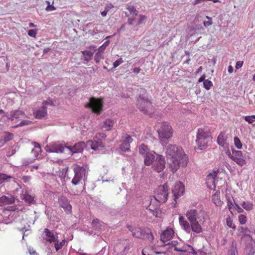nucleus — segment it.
Segmentation results:
<instances>
[{
  "label": "nucleus",
  "instance_id": "nucleus-1",
  "mask_svg": "<svg viewBox=\"0 0 255 255\" xmlns=\"http://www.w3.org/2000/svg\"><path fill=\"white\" fill-rule=\"evenodd\" d=\"M186 216L188 221L192 224V232L191 236L196 237L195 233L199 234L202 232L201 224L205 222L204 212L202 210L191 209L187 211Z\"/></svg>",
  "mask_w": 255,
  "mask_h": 255
},
{
  "label": "nucleus",
  "instance_id": "nucleus-2",
  "mask_svg": "<svg viewBox=\"0 0 255 255\" xmlns=\"http://www.w3.org/2000/svg\"><path fill=\"white\" fill-rule=\"evenodd\" d=\"M72 169L74 173V176L71 183L73 185H77L82 183V181H85L89 170L86 165L80 166L78 164H74L72 166Z\"/></svg>",
  "mask_w": 255,
  "mask_h": 255
},
{
  "label": "nucleus",
  "instance_id": "nucleus-3",
  "mask_svg": "<svg viewBox=\"0 0 255 255\" xmlns=\"http://www.w3.org/2000/svg\"><path fill=\"white\" fill-rule=\"evenodd\" d=\"M206 128H199L196 135V143L197 149L204 150L208 146L209 142L212 140V137Z\"/></svg>",
  "mask_w": 255,
  "mask_h": 255
},
{
  "label": "nucleus",
  "instance_id": "nucleus-4",
  "mask_svg": "<svg viewBox=\"0 0 255 255\" xmlns=\"http://www.w3.org/2000/svg\"><path fill=\"white\" fill-rule=\"evenodd\" d=\"M156 128L162 142H164L172 137L173 130L171 127L167 122L158 123L156 125Z\"/></svg>",
  "mask_w": 255,
  "mask_h": 255
},
{
  "label": "nucleus",
  "instance_id": "nucleus-5",
  "mask_svg": "<svg viewBox=\"0 0 255 255\" xmlns=\"http://www.w3.org/2000/svg\"><path fill=\"white\" fill-rule=\"evenodd\" d=\"M171 162L169 164V166L173 173H175L180 167H186L188 162L187 155L171 158Z\"/></svg>",
  "mask_w": 255,
  "mask_h": 255
},
{
  "label": "nucleus",
  "instance_id": "nucleus-6",
  "mask_svg": "<svg viewBox=\"0 0 255 255\" xmlns=\"http://www.w3.org/2000/svg\"><path fill=\"white\" fill-rule=\"evenodd\" d=\"M168 187L167 183L159 186L156 189V194L153 197L154 199L160 203L166 202L168 196Z\"/></svg>",
  "mask_w": 255,
  "mask_h": 255
},
{
  "label": "nucleus",
  "instance_id": "nucleus-7",
  "mask_svg": "<svg viewBox=\"0 0 255 255\" xmlns=\"http://www.w3.org/2000/svg\"><path fill=\"white\" fill-rule=\"evenodd\" d=\"M232 154L229 152V156L237 164L241 166H243L246 164V160L247 158H250L249 155H243V152L240 150H236L235 149H232Z\"/></svg>",
  "mask_w": 255,
  "mask_h": 255
},
{
  "label": "nucleus",
  "instance_id": "nucleus-8",
  "mask_svg": "<svg viewBox=\"0 0 255 255\" xmlns=\"http://www.w3.org/2000/svg\"><path fill=\"white\" fill-rule=\"evenodd\" d=\"M87 107L91 109L93 113L99 115L103 111V102L100 99L95 97L91 98L89 99Z\"/></svg>",
  "mask_w": 255,
  "mask_h": 255
},
{
  "label": "nucleus",
  "instance_id": "nucleus-9",
  "mask_svg": "<svg viewBox=\"0 0 255 255\" xmlns=\"http://www.w3.org/2000/svg\"><path fill=\"white\" fill-rule=\"evenodd\" d=\"M166 156L169 158H176L186 155L182 148L180 146H176L175 145H169L166 150Z\"/></svg>",
  "mask_w": 255,
  "mask_h": 255
},
{
  "label": "nucleus",
  "instance_id": "nucleus-10",
  "mask_svg": "<svg viewBox=\"0 0 255 255\" xmlns=\"http://www.w3.org/2000/svg\"><path fill=\"white\" fill-rule=\"evenodd\" d=\"M68 149V145L59 142L52 143L46 147V151L48 152L62 153L65 150Z\"/></svg>",
  "mask_w": 255,
  "mask_h": 255
},
{
  "label": "nucleus",
  "instance_id": "nucleus-11",
  "mask_svg": "<svg viewBox=\"0 0 255 255\" xmlns=\"http://www.w3.org/2000/svg\"><path fill=\"white\" fill-rule=\"evenodd\" d=\"M136 105L140 111L146 114L147 108L151 106V103L145 97L140 95L137 99Z\"/></svg>",
  "mask_w": 255,
  "mask_h": 255
},
{
  "label": "nucleus",
  "instance_id": "nucleus-12",
  "mask_svg": "<svg viewBox=\"0 0 255 255\" xmlns=\"http://www.w3.org/2000/svg\"><path fill=\"white\" fill-rule=\"evenodd\" d=\"M165 167V161L162 155H157L155 161L153 163L152 168L157 172L163 170Z\"/></svg>",
  "mask_w": 255,
  "mask_h": 255
},
{
  "label": "nucleus",
  "instance_id": "nucleus-13",
  "mask_svg": "<svg viewBox=\"0 0 255 255\" xmlns=\"http://www.w3.org/2000/svg\"><path fill=\"white\" fill-rule=\"evenodd\" d=\"M86 147V145L84 141H80L76 143L73 146L68 145V149L70 152V154L81 153Z\"/></svg>",
  "mask_w": 255,
  "mask_h": 255
},
{
  "label": "nucleus",
  "instance_id": "nucleus-14",
  "mask_svg": "<svg viewBox=\"0 0 255 255\" xmlns=\"http://www.w3.org/2000/svg\"><path fill=\"white\" fill-rule=\"evenodd\" d=\"M58 203L60 206L63 208L66 212L69 213L71 212L72 206L66 197L63 195L60 196L58 198Z\"/></svg>",
  "mask_w": 255,
  "mask_h": 255
},
{
  "label": "nucleus",
  "instance_id": "nucleus-15",
  "mask_svg": "<svg viewBox=\"0 0 255 255\" xmlns=\"http://www.w3.org/2000/svg\"><path fill=\"white\" fill-rule=\"evenodd\" d=\"M44 233L45 235V240L50 243H53L58 239L57 233L54 231L45 229Z\"/></svg>",
  "mask_w": 255,
  "mask_h": 255
},
{
  "label": "nucleus",
  "instance_id": "nucleus-16",
  "mask_svg": "<svg viewBox=\"0 0 255 255\" xmlns=\"http://www.w3.org/2000/svg\"><path fill=\"white\" fill-rule=\"evenodd\" d=\"M17 200L14 196L7 194L0 197V206H2L7 204H13Z\"/></svg>",
  "mask_w": 255,
  "mask_h": 255
},
{
  "label": "nucleus",
  "instance_id": "nucleus-17",
  "mask_svg": "<svg viewBox=\"0 0 255 255\" xmlns=\"http://www.w3.org/2000/svg\"><path fill=\"white\" fill-rule=\"evenodd\" d=\"M172 192L175 198H178L182 195L184 192V186L183 183L181 182H177L172 190Z\"/></svg>",
  "mask_w": 255,
  "mask_h": 255
},
{
  "label": "nucleus",
  "instance_id": "nucleus-18",
  "mask_svg": "<svg viewBox=\"0 0 255 255\" xmlns=\"http://www.w3.org/2000/svg\"><path fill=\"white\" fill-rule=\"evenodd\" d=\"M174 231L171 229H167L163 232L160 235V240L163 243H166L172 239L174 235Z\"/></svg>",
  "mask_w": 255,
  "mask_h": 255
},
{
  "label": "nucleus",
  "instance_id": "nucleus-19",
  "mask_svg": "<svg viewBox=\"0 0 255 255\" xmlns=\"http://www.w3.org/2000/svg\"><path fill=\"white\" fill-rule=\"evenodd\" d=\"M132 141L131 136L129 135H126L123 143L120 145V149L125 152L130 150V143Z\"/></svg>",
  "mask_w": 255,
  "mask_h": 255
},
{
  "label": "nucleus",
  "instance_id": "nucleus-20",
  "mask_svg": "<svg viewBox=\"0 0 255 255\" xmlns=\"http://www.w3.org/2000/svg\"><path fill=\"white\" fill-rule=\"evenodd\" d=\"M179 222L182 228L187 233H191L192 232V224L186 221L183 216H180Z\"/></svg>",
  "mask_w": 255,
  "mask_h": 255
},
{
  "label": "nucleus",
  "instance_id": "nucleus-21",
  "mask_svg": "<svg viewBox=\"0 0 255 255\" xmlns=\"http://www.w3.org/2000/svg\"><path fill=\"white\" fill-rule=\"evenodd\" d=\"M128 230L132 233V236L136 238L141 239L143 234V231L138 227L133 228L130 225L127 226Z\"/></svg>",
  "mask_w": 255,
  "mask_h": 255
},
{
  "label": "nucleus",
  "instance_id": "nucleus-22",
  "mask_svg": "<svg viewBox=\"0 0 255 255\" xmlns=\"http://www.w3.org/2000/svg\"><path fill=\"white\" fill-rule=\"evenodd\" d=\"M88 145L91 146V148L94 150H98L100 148L104 147L105 145L103 143L101 139H98L93 141H89L87 143Z\"/></svg>",
  "mask_w": 255,
  "mask_h": 255
},
{
  "label": "nucleus",
  "instance_id": "nucleus-23",
  "mask_svg": "<svg viewBox=\"0 0 255 255\" xmlns=\"http://www.w3.org/2000/svg\"><path fill=\"white\" fill-rule=\"evenodd\" d=\"M26 117V114L20 110L12 111L9 115V118L11 121L14 120V119L23 118Z\"/></svg>",
  "mask_w": 255,
  "mask_h": 255
},
{
  "label": "nucleus",
  "instance_id": "nucleus-24",
  "mask_svg": "<svg viewBox=\"0 0 255 255\" xmlns=\"http://www.w3.org/2000/svg\"><path fill=\"white\" fill-rule=\"evenodd\" d=\"M155 152L153 151H151L147 154L145 155L144 157V164L147 166H149L151 165L154 161H155Z\"/></svg>",
  "mask_w": 255,
  "mask_h": 255
},
{
  "label": "nucleus",
  "instance_id": "nucleus-25",
  "mask_svg": "<svg viewBox=\"0 0 255 255\" xmlns=\"http://www.w3.org/2000/svg\"><path fill=\"white\" fill-rule=\"evenodd\" d=\"M227 139V137L225 133L221 132L217 137V142L220 146L226 148L228 146V144L226 142Z\"/></svg>",
  "mask_w": 255,
  "mask_h": 255
},
{
  "label": "nucleus",
  "instance_id": "nucleus-26",
  "mask_svg": "<svg viewBox=\"0 0 255 255\" xmlns=\"http://www.w3.org/2000/svg\"><path fill=\"white\" fill-rule=\"evenodd\" d=\"M115 123V121L114 119H106L103 123V125L102 126V129L103 131H108L112 129Z\"/></svg>",
  "mask_w": 255,
  "mask_h": 255
},
{
  "label": "nucleus",
  "instance_id": "nucleus-27",
  "mask_svg": "<svg viewBox=\"0 0 255 255\" xmlns=\"http://www.w3.org/2000/svg\"><path fill=\"white\" fill-rule=\"evenodd\" d=\"M130 249V245L128 244L126 246L122 244L118 245L115 247V251H117L121 255H124L125 254V252H128Z\"/></svg>",
  "mask_w": 255,
  "mask_h": 255
},
{
  "label": "nucleus",
  "instance_id": "nucleus-28",
  "mask_svg": "<svg viewBox=\"0 0 255 255\" xmlns=\"http://www.w3.org/2000/svg\"><path fill=\"white\" fill-rule=\"evenodd\" d=\"M47 115V107L43 105L36 112L35 117L37 119H42Z\"/></svg>",
  "mask_w": 255,
  "mask_h": 255
},
{
  "label": "nucleus",
  "instance_id": "nucleus-29",
  "mask_svg": "<svg viewBox=\"0 0 255 255\" xmlns=\"http://www.w3.org/2000/svg\"><path fill=\"white\" fill-rule=\"evenodd\" d=\"M82 53L83 54V58L84 60V62L85 63H88L90 61L94 54L93 52L89 50L82 51Z\"/></svg>",
  "mask_w": 255,
  "mask_h": 255
},
{
  "label": "nucleus",
  "instance_id": "nucleus-30",
  "mask_svg": "<svg viewBox=\"0 0 255 255\" xmlns=\"http://www.w3.org/2000/svg\"><path fill=\"white\" fill-rule=\"evenodd\" d=\"M21 198L22 200H24L26 203H28V204H34L35 202L34 199V197L30 195L27 193L22 194L21 195Z\"/></svg>",
  "mask_w": 255,
  "mask_h": 255
},
{
  "label": "nucleus",
  "instance_id": "nucleus-31",
  "mask_svg": "<svg viewBox=\"0 0 255 255\" xmlns=\"http://www.w3.org/2000/svg\"><path fill=\"white\" fill-rule=\"evenodd\" d=\"M138 147L139 154L142 155L143 156H144L145 155L151 151L150 150L148 147L144 144H140Z\"/></svg>",
  "mask_w": 255,
  "mask_h": 255
},
{
  "label": "nucleus",
  "instance_id": "nucleus-32",
  "mask_svg": "<svg viewBox=\"0 0 255 255\" xmlns=\"http://www.w3.org/2000/svg\"><path fill=\"white\" fill-rule=\"evenodd\" d=\"M220 191H216L212 196V200L214 203L217 206H220L222 204V202L220 198Z\"/></svg>",
  "mask_w": 255,
  "mask_h": 255
},
{
  "label": "nucleus",
  "instance_id": "nucleus-33",
  "mask_svg": "<svg viewBox=\"0 0 255 255\" xmlns=\"http://www.w3.org/2000/svg\"><path fill=\"white\" fill-rule=\"evenodd\" d=\"M92 225L93 230L96 231H100L102 230L103 223L101 222L99 219H96L92 221Z\"/></svg>",
  "mask_w": 255,
  "mask_h": 255
},
{
  "label": "nucleus",
  "instance_id": "nucleus-34",
  "mask_svg": "<svg viewBox=\"0 0 255 255\" xmlns=\"http://www.w3.org/2000/svg\"><path fill=\"white\" fill-rule=\"evenodd\" d=\"M10 120L9 115L2 109L0 110V122L2 124Z\"/></svg>",
  "mask_w": 255,
  "mask_h": 255
},
{
  "label": "nucleus",
  "instance_id": "nucleus-35",
  "mask_svg": "<svg viewBox=\"0 0 255 255\" xmlns=\"http://www.w3.org/2000/svg\"><path fill=\"white\" fill-rule=\"evenodd\" d=\"M66 242V241L65 239L62 240L61 242H60L59 241L58 239H57L56 240V241L54 242L53 243V244L54 245V248H55L56 251H58L59 250H60L61 249H62L63 248V247L65 245Z\"/></svg>",
  "mask_w": 255,
  "mask_h": 255
},
{
  "label": "nucleus",
  "instance_id": "nucleus-36",
  "mask_svg": "<svg viewBox=\"0 0 255 255\" xmlns=\"http://www.w3.org/2000/svg\"><path fill=\"white\" fill-rule=\"evenodd\" d=\"M241 204L243 208L247 211H251L253 208V204L250 201H243Z\"/></svg>",
  "mask_w": 255,
  "mask_h": 255
},
{
  "label": "nucleus",
  "instance_id": "nucleus-37",
  "mask_svg": "<svg viewBox=\"0 0 255 255\" xmlns=\"http://www.w3.org/2000/svg\"><path fill=\"white\" fill-rule=\"evenodd\" d=\"M11 179H13V178L10 175L4 173H0V184L5 181H9Z\"/></svg>",
  "mask_w": 255,
  "mask_h": 255
},
{
  "label": "nucleus",
  "instance_id": "nucleus-38",
  "mask_svg": "<svg viewBox=\"0 0 255 255\" xmlns=\"http://www.w3.org/2000/svg\"><path fill=\"white\" fill-rule=\"evenodd\" d=\"M103 53V51H99L98 49V52L94 56V60L97 63H99L101 59H104Z\"/></svg>",
  "mask_w": 255,
  "mask_h": 255
},
{
  "label": "nucleus",
  "instance_id": "nucleus-39",
  "mask_svg": "<svg viewBox=\"0 0 255 255\" xmlns=\"http://www.w3.org/2000/svg\"><path fill=\"white\" fill-rule=\"evenodd\" d=\"M2 138L6 143L13 138V134L9 132H5Z\"/></svg>",
  "mask_w": 255,
  "mask_h": 255
},
{
  "label": "nucleus",
  "instance_id": "nucleus-40",
  "mask_svg": "<svg viewBox=\"0 0 255 255\" xmlns=\"http://www.w3.org/2000/svg\"><path fill=\"white\" fill-rule=\"evenodd\" d=\"M238 232L240 233L243 234L245 236H248L250 235L251 231L247 228L244 227H240L238 229Z\"/></svg>",
  "mask_w": 255,
  "mask_h": 255
},
{
  "label": "nucleus",
  "instance_id": "nucleus-41",
  "mask_svg": "<svg viewBox=\"0 0 255 255\" xmlns=\"http://www.w3.org/2000/svg\"><path fill=\"white\" fill-rule=\"evenodd\" d=\"M127 9H128L129 12L131 14H133V15L136 16L138 14V11L133 5H127Z\"/></svg>",
  "mask_w": 255,
  "mask_h": 255
},
{
  "label": "nucleus",
  "instance_id": "nucleus-42",
  "mask_svg": "<svg viewBox=\"0 0 255 255\" xmlns=\"http://www.w3.org/2000/svg\"><path fill=\"white\" fill-rule=\"evenodd\" d=\"M32 124V122L29 120H23L18 124L14 126L13 128H17L19 127H22L24 126H27Z\"/></svg>",
  "mask_w": 255,
  "mask_h": 255
},
{
  "label": "nucleus",
  "instance_id": "nucleus-43",
  "mask_svg": "<svg viewBox=\"0 0 255 255\" xmlns=\"http://www.w3.org/2000/svg\"><path fill=\"white\" fill-rule=\"evenodd\" d=\"M234 144L236 147L239 149H241L242 148L243 145L241 141V140L238 137H234Z\"/></svg>",
  "mask_w": 255,
  "mask_h": 255
},
{
  "label": "nucleus",
  "instance_id": "nucleus-44",
  "mask_svg": "<svg viewBox=\"0 0 255 255\" xmlns=\"http://www.w3.org/2000/svg\"><path fill=\"white\" fill-rule=\"evenodd\" d=\"M246 255H254L255 253V248L252 246H249L246 248Z\"/></svg>",
  "mask_w": 255,
  "mask_h": 255
},
{
  "label": "nucleus",
  "instance_id": "nucleus-45",
  "mask_svg": "<svg viewBox=\"0 0 255 255\" xmlns=\"http://www.w3.org/2000/svg\"><path fill=\"white\" fill-rule=\"evenodd\" d=\"M226 224L229 227L233 229H236V226L233 224V220L230 217H228L226 218Z\"/></svg>",
  "mask_w": 255,
  "mask_h": 255
},
{
  "label": "nucleus",
  "instance_id": "nucleus-46",
  "mask_svg": "<svg viewBox=\"0 0 255 255\" xmlns=\"http://www.w3.org/2000/svg\"><path fill=\"white\" fill-rule=\"evenodd\" d=\"M203 85L204 87L207 90L210 89V88L213 86L212 81L208 79L204 81Z\"/></svg>",
  "mask_w": 255,
  "mask_h": 255
},
{
  "label": "nucleus",
  "instance_id": "nucleus-47",
  "mask_svg": "<svg viewBox=\"0 0 255 255\" xmlns=\"http://www.w3.org/2000/svg\"><path fill=\"white\" fill-rule=\"evenodd\" d=\"M17 149L16 146H11L8 150L7 152V155L8 156H12V155L14 154L17 151Z\"/></svg>",
  "mask_w": 255,
  "mask_h": 255
},
{
  "label": "nucleus",
  "instance_id": "nucleus-48",
  "mask_svg": "<svg viewBox=\"0 0 255 255\" xmlns=\"http://www.w3.org/2000/svg\"><path fill=\"white\" fill-rule=\"evenodd\" d=\"M146 16L144 15L140 14L139 15V18L137 22L135 23V26L141 24L145 20Z\"/></svg>",
  "mask_w": 255,
  "mask_h": 255
},
{
  "label": "nucleus",
  "instance_id": "nucleus-49",
  "mask_svg": "<svg viewBox=\"0 0 255 255\" xmlns=\"http://www.w3.org/2000/svg\"><path fill=\"white\" fill-rule=\"evenodd\" d=\"M239 220L241 224H245L247 222V217L244 215H240L239 216Z\"/></svg>",
  "mask_w": 255,
  "mask_h": 255
},
{
  "label": "nucleus",
  "instance_id": "nucleus-50",
  "mask_svg": "<svg viewBox=\"0 0 255 255\" xmlns=\"http://www.w3.org/2000/svg\"><path fill=\"white\" fill-rule=\"evenodd\" d=\"M123 62V60L122 58L118 59L116 60L113 63V68H116L118 66H119Z\"/></svg>",
  "mask_w": 255,
  "mask_h": 255
},
{
  "label": "nucleus",
  "instance_id": "nucleus-51",
  "mask_svg": "<svg viewBox=\"0 0 255 255\" xmlns=\"http://www.w3.org/2000/svg\"><path fill=\"white\" fill-rule=\"evenodd\" d=\"M37 34V30L36 29H30L28 31V34L31 37H35Z\"/></svg>",
  "mask_w": 255,
  "mask_h": 255
},
{
  "label": "nucleus",
  "instance_id": "nucleus-52",
  "mask_svg": "<svg viewBox=\"0 0 255 255\" xmlns=\"http://www.w3.org/2000/svg\"><path fill=\"white\" fill-rule=\"evenodd\" d=\"M109 41H107L102 46H101L98 49L99 50V51H103V52H104L106 47L109 45Z\"/></svg>",
  "mask_w": 255,
  "mask_h": 255
},
{
  "label": "nucleus",
  "instance_id": "nucleus-53",
  "mask_svg": "<svg viewBox=\"0 0 255 255\" xmlns=\"http://www.w3.org/2000/svg\"><path fill=\"white\" fill-rule=\"evenodd\" d=\"M245 120L246 122H248L249 124H252L255 120L254 119L252 116H247L245 117Z\"/></svg>",
  "mask_w": 255,
  "mask_h": 255
},
{
  "label": "nucleus",
  "instance_id": "nucleus-54",
  "mask_svg": "<svg viewBox=\"0 0 255 255\" xmlns=\"http://www.w3.org/2000/svg\"><path fill=\"white\" fill-rule=\"evenodd\" d=\"M46 2L48 3V5L46 7V10L48 11H50L55 9V8L54 6L50 4V2L49 1H46Z\"/></svg>",
  "mask_w": 255,
  "mask_h": 255
},
{
  "label": "nucleus",
  "instance_id": "nucleus-55",
  "mask_svg": "<svg viewBox=\"0 0 255 255\" xmlns=\"http://www.w3.org/2000/svg\"><path fill=\"white\" fill-rule=\"evenodd\" d=\"M106 136V134L104 133H99L97 134L96 137L98 139H101L102 140L103 139H105Z\"/></svg>",
  "mask_w": 255,
  "mask_h": 255
},
{
  "label": "nucleus",
  "instance_id": "nucleus-56",
  "mask_svg": "<svg viewBox=\"0 0 255 255\" xmlns=\"http://www.w3.org/2000/svg\"><path fill=\"white\" fill-rule=\"evenodd\" d=\"M146 209L148 210L150 212V213L152 214H153V213H155L154 212V211L156 210V209H158V205H157L156 206V207H153V209H151V208L150 207V206H145Z\"/></svg>",
  "mask_w": 255,
  "mask_h": 255
},
{
  "label": "nucleus",
  "instance_id": "nucleus-57",
  "mask_svg": "<svg viewBox=\"0 0 255 255\" xmlns=\"http://www.w3.org/2000/svg\"><path fill=\"white\" fill-rule=\"evenodd\" d=\"M31 177L30 176H23L22 180L24 183H29L31 180Z\"/></svg>",
  "mask_w": 255,
  "mask_h": 255
},
{
  "label": "nucleus",
  "instance_id": "nucleus-58",
  "mask_svg": "<svg viewBox=\"0 0 255 255\" xmlns=\"http://www.w3.org/2000/svg\"><path fill=\"white\" fill-rule=\"evenodd\" d=\"M227 203L229 209H231L233 206V203L232 202V199L231 198L228 197L227 198Z\"/></svg>",
  "mask_w": 255,
  "mask_h": 255
},
{
  "label": "nucleus",
  "instance_id": "nucleus-59",
  "mask_svg": "<svg viewBox=\"0 0 255 255\" xmlns=\"http://www.w3.org/2000/svg\"><path fill=\"white\" fill-rule=\"evenodd\" d=\"M136 22L135 21V18H129L128 19V23L129 25L135 26V23Z\"/></svg>",
  "mask_w": 255,
  "mask_h": 255
},
{
  "label": "nucleus",
  "instance_id": "nucleus-60",
  "mask_svg": "<svg viewBox=\"0 0 255 255\" xmlns=\"http://www.w3.org/2000/svg\"><path fill=\"white\" fill-rule=\"evenodd\" d=\"M113 7L114 5L112 3H110L106 5V6L105 7V9L108 12L110 9H111Z\"/></svg>",
  "mask_w": 255,
  "mask_h": 255
},
{
  "label": "nucleus",
  "instance_id": "nucleus-61",
  "mask_svg": "<svg viewBox=\"0 0 255 255\" xmlns=\"http://www.w3.org/2000/svg\"><path fill=\"white\" fill-rule=\"evenodd\" d=\"M243 64V61H237L236 65V69H238L240 68H241Z\"/></svg>",
  "mask_w": 255,
  "mask_h": 255
},
{
  "label": "nucleus",
  "instance_id": "nucleus-62",
  "mask_svg": "<svg viewBox=\"0 0 255 255\" xmlns=\"http://www.w3.org/2000/svg\"><path fill=\"white\" fill-rule=\"evenodd\" d=\"M235 206L236 209L239 213H242L243 212L242 208L237 203H235Z\"/></svg>",
  "mask_w": 255,
  "mask_h": 255
},
{
  "label": "nucleus",
  "instance_id": "nucleus-63",
  "mask_svg": "<svg viewBox=\"0 0 255 255\" xmlns=\"http://www.w3.org/2000/svg\"><path fill=\"white\" fill-rule=\"evenodd\" d=\"M43 104H45V105H49L51 106H53V102L51 100H48L44 101L43 102Z\"/></svg>",
  "mask_w": 255,
  "mask_h": 255
},
{
  "label": "nucleus",
  "instance_id": "nucleus-64",
  "mask_svg": "<svg viewBox=\"0 0 255 255\" xmlns=\"http://www.w3.org/2000/svg\"><path fill=\"white\" fill-rule=\"evenodd\" d=\"M147 238L150 241H152L154 239V236L151 232L147 233Z\"/></svg>",
  "mask_w": 255,
  "mask_h": 255
}]
</instances>
